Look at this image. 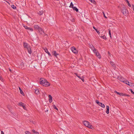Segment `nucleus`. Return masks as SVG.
<instances>
[{"label": "nucleus", "mask_w": 134, "mask_h": 134, "mask_svg": "<svg viewBox=\"0 0 134 134\" xmlns=\"http://www.w3.org/2000/svg\"><path fill=\"white\" fill-rule=\"evenodd\" d=\"M40 83L43 86L48 87L50 85V83L46 80L43 78H41L40 80Z\"/></svg>", "instance_id": "1"}, {"label": "nucleus", "mask_w": 134, "mask_h": 134, "mask_svg": "<svg viewBox=\"0 0 134 134\" xmlns=\"http://www.w3.org/2000/svg\"><path fill=\"white\" fill-rule=\"evenodd\" d=\"M121 11L125 15L128 14L129 13L128 11L124 5L122 6V9H121Z\"/></svg>", "instance_id": "2"}, {"label": "nucleus", "mask_w": 134, "mask_h": 134, "mask_svg": "<svg viewBox=\"0 0 134 134\" xmlns=\"http://www.w3.org/2000/svg\"><path fill=\"white\" fill-rule=\"evenodd\" d=\"M71 49L72 52L75 54H77L78 53L77 51L76 50V48L74 47H72L71 48Z\"/></svg>", "instance_id": "3"}, {"label": "nucleus", "mask_w": 134, "mask_h": 134, "mask_svg": "<svg viewBox=\"0 0 134 134\" xmlns=\"http://www.w3.org/2000/svg\"><path fill=\"white\" fill-rule=\"evenodd\" d=\"M38 32L40 34V35H42L43 33L44 34V32L43 30L42 29V28L40 27L39 28V29L38 30Z\"/></svg>", "instance_id": "4"}, {"label": "nucleus", "mask_w": 134, "mask_h": 134, "mask_svg": "<svg viewBox=\"0 0 134 134\" xmlns=\"http://www.w3.org/2000/svg\"><path fill=\"white\" fill-rule=\"evenodd\" d=\"M19 105L20 106H22L23 107V109L24 110H26V107L24 105V103H23L22 102H20L19 103Z\"/></svg>", "instance_id": "5"}, {"label": "nucleus", "mask_w": 134, "mask_h": 134, "mask_svg": "<svg viewBox=\"0 0 134 134\" xmlns=\"http://www.w3.org/2000/svg\"><path fill=\"white\" fill-rule=\"evenodd\" d=\"M23 43V46L24 48H27L29 47V46L27 43L25 42H24Z\"/></svg>", "instance_id": "6"}, {"label": "nucleus", "mask_w": 134, "mask_h": 134, "mask_svg": "<svg viewBox=\"0 0 134 134\" xmlns=\"http://www.w3.org/2000/svg\"><path fill=\"white\" fill-rule=\"evenodd\" d=\"M90 122L86 121H84L83 122V123L86 126L89 125V124Z\"/></svg>", "instance_id": "7"}, {"label": "nucleus", "mask_w": 134, "mask_h": 134, "mask_svg": "<svg viewBox=\"0 0 134 134\" xmlns=\"http://www.w3.org/2000/svg\"><path fill=\"white\" fill-rule=\"evenodd\" d=\"M114 93H117L120 96H124V93H120L116 91H114Z\"/></svg>", "instance_id": "8"}, {"label": "nucleus", "mask_w": 134, "mask_h": 134, "mask_svg": "<svg viewBox=\"0 0 134 134\" xmlns=\"http://www.w3.org/2000/svg\"><path fill=\"white\" fill-rule=\"evenodd\" d=\"M28 18H29V17L28 16H26L24 17L23 19L25 21L27 22L29 21V19H28Z\"/></svg>", "instance_id": "9"}, {"label": "nucleus", "mask_w": 134, "mask_h": 134, "mask_svg": "<svg viewBox=\"0 0 134 134\" xmlns=\"http://www.w3.org/2000/svg\"><path fill=\"white\" fill-rule=\"evenodd\" d=\"M118 79L119 80H120V81L123 82H124L125 81L124 80V79L121 77H120L119 76H118Z\"/></svg>", "instance_id": "10"}, {"label": "nucleus", "mask_w": 134, "mask_h": 134, "mask_svg": "<svg viewBox=\"0 0 134 134\" xmlns=\"http://www.w3.org/2000/svg\"><path fill=\"white\" fill-rule=\"evenodd\" d=\"M27 49L29 53L31 54V53L32 52L31 49L30 47V46H29V47L27 48Z\"/></svg>", "instance_id": "11"}, {"label": "nucleus", "mask_w": 134, "mask_h": 134, "mask_svg": "<svg viewBox=\"0 0 134 134\" xmlns=\"http://www.w3.org/2000/svg\"><path fill=\"white\" fill-rule=\"evenodd\" d=\"M53 55L57 58V55H59V54L56 53V52L55 51L52 52Z\"/></svg>", "instance_id": "12"}, {"label": "nucleus", "mask_w": 134, "mask_h": 134, "mask_svg": "<svg viewBox=\"0 0 134 134\" xmlns=\"http://www.w3.org/2000/svg\"><path fill=\"white\" fill-rule=\"evenodd\" d=\"M95 54L99 59H100L101 58V56L98 51H97V53H96Z\"/></svg>", "instance_id": "13"}, {"label": "nucleus", "mask_w": 134, "mask_h": 134, "mask_svg": "<svg viewBox=\"0 0 134 134\" xmlns=\"http://www.w3.org/2000/svg\"><path fill=\"white\" fill-rule=\"evenodd\" d=\"M24 25H23V26L25 27V28L26 29H29L31 31H33V29L32 28H30L29 27H28L27 26H24Z\"/></svg>", "instance_id": "14"}, {"label": "nucleus", "mask_w": 134, "mask_h": 134, "mask_svg": "<svg viewBox=\"0 0 134 134\" xmlns=\"http://www.w3.org/2000/svg\"><path fill=\"white\" fill-rule=\"evenodd\" d=\"M109 107L108 105H107L106 106V113L107 114H108L109 113Z\"/></svg>", "instance_id": "15"}, {"label": "nucleus", "mask_w": 134, "mask_h": 134, "mask_svg": "<svg viewBox=\"0 0 134 134\" xmlns=\"http://www.w3.org/2000/svg\"><path fill=\"white\" fill-rule=\"evenodd\" d=\"M49 97V102L50 103H51L52 101V96L49 94V95L48 96Z\"/></svg>", "instance_id": "16"}, {"label": "nucleus", "mask_w": 134, "mask_h": 134, "mask_svg": "<svg viewBox=\"0 0 134 134\" xmlns=\"http://www.w3.org/2000/svg\"><path fill=\"white\" fill-rule=\"evenodd\" d=\"M45 52L47 53L48 55H49L50 56H51V54L50 53H49L48 50L46 48H45V49H44Z\"/></svg>", "instance_id": "17"}, {"label": "nucleus", "mask_w": 134, "mask_h": 134, "mask_svg": "<svg viewBox=\"0 0 134 134\" xmlns=\"http://www.w3.org/2000/svg\"><path fill=\"white\" fill-rule=\"evenodd\" d=\"M32 134H39V133L35 130H32Z\"/></svg>", "instance_id": "18"}, {"label": "nucleus", "mask_w": 134, "mask_h": 134, "mask_svg": "<svg viewBox=\"0 0 134 134\" xmlns=\"http://www.w3.org/2000/svg\"><path fill=\"white\" fill-rule=\"evenodd\" d=\"M87 127H88L89 128L92 129L93 128V127L92 125L91 124L89 123V125H88Z\"/></svg>", "instance_id": "19"}, {"label": "nucleus", "mask_w": 134, "mask_h": 134, "mask_svg": "<svg viewBox=\"0 0 134 134\" xmlns=\"http://www.w3.org/2000/svg\"><path fill=\"white\" fill-rule=\"evenodd\" d=\"M72 8L76 12L79 11V9L75 7H74Z\"/></svg>", "instance_id": "20"}, {"label": "nucleus", "mask_w": 134, "mask_h": 134, "mask_svg": "<svg viewBox=\"0 0 134 134\" xmlns=\"http://www.w3.org/2000/svg\"><path fill=\"white\" fill-rule=\"evenodd\" d=\"M100 104H99L98 105L100 106L101 107L104 108L105 107V105H104V104H102V103L100 102Z\"/></svg>", "instance_id": "21"}, {"label": "nucleus", "mask_w": 134, "mask_h": 134, "mask_svg": "<svg viewBox=\"0 0 134 134\" xmlns=\"http://www.w3.org/2000/svg\"><path fill=\"white\" fill-rule=\"evenodd\" d=\"M19 89L20 91V93L22 95L24 96V92H23V91L21 90V88L19 87Z\"/></svg>", "instance_id": "22"}, {"label": "nucleus", "mask_w": 134, "mask_h": 134, "mask_svg": "<svg viewBox=\"0 0 134 134\" xmlns=\"http://www.w3.org/2000/svg\"><path fill=\"white\" fill-rule=\"evenodd\" d=\"M35 93L37 94H39L40 93L39 90L38 89L35 90Z\"/></svg>", "instance_id": "23"}, {"label": "nucleus", "mask_w": 134, "mask_h": 134, "mask_svg": "<svg viewBox=\"0 0 134 134\" xmlns=\"http://www.w3.org/2000/svg\"><path fill=\"white\" fill-rule=\"evenodd\" d=\"M34 27L35 29L37 30H38V29H39V28H40V27L38 25H34Z\"/></svg>", "instance_id": "24"}, {"label": "nucleus", "mask_w": 134, "mask_h": 134, "mask_svg": "<svg viewBox=\"0 0 134 134\" xmlns=\"http://www.w3.org/2000/svg\"><path fill=\"white\" fill-rule=\"evenodd\" d=\"M93 28L96 30V31L98 34H99L100 33L99 32L98 30L94 26L93 27Z\"/></svg>", "instance_id": "25"}, {"label": "nucleus", "mask_w": 134, "mask_h": 134, "mask_svg": "<svg viewBox=\"0 0 134 134\" xmlns=\"http://www.w3.org/2000/svg\"><path fill=\"white\" fill-rule=\"evenodd\" d=\"M21 68V69L23 68L24 66V64L23 62L21 63L20 64Z\"/></svg>", "instance_id": "26"}, {"label": "nucleus", "mask_w": 134, "mask_h": 134, "mask_svg": "<svg viewBox=\"0 0 134 134\" xmlns=\"http://www.w3.org/2000/svg\"><path fill=\"white\" fill-rule=\"evenodd\" d=\"M125 1L127 3L129 7H131V5L129 3V1H128V0H125Z\"/></svg>", "instance_id": "27"}, {"label": "nucleus", "mask_w": 134, "mask_h": 134, "mask_svg": "<svg viewBox=\"0 0 134 134\" xmlns=\"http://www.w3.org/2000/svg\"><path fill=\"white\" fill-rule=\"evenodd\" d=\"M43 11H39L38 12V14L40 15H42L43 13Z\"/></svg>", "instance_id": "28"}, {"label": "nucleus", "mask_w": 134, "mask_h": 134, "mask_svg": "<svg viewBox=\"0 0 134 134\" xmlns=\"http://www.w3.org/2000/svg\"><path fill=\"white\" fill-rule=\"evenodd\" d=\"M90 47L91 48L92 50H93V49L94 48V46L92 44L90 45Z\"/></svg>", "instance_id": "29"}, {"label": "nucleus", "mask_w": 134, "mask_h": 134, "mask_svg": "<svg viewBox=\"0 0 134 134\" xmlns=\"http://www.w3.org/2000/svg\"><path fill=\"white\" fill-rule=\"evenodd\" d=\"M74 7V5L72 2H71L70 5L69 6V7L73 8Z\"/></svg>", "instance_id": "30"}, {"label": "nucleus", "mask_w": 134, "mask_h": 134, "mask_svg": "<svg viewBox=\"0 0 134 134\" xmlns=\"http://www.w3.org/2000/svg\"><path fill=\"white\" fill-rule=\"evenodd\" d=\"M129 85L130 86L133 87H134V84L131 82H130Z\"/></svg>", "instance_id": "31"}, {"label": "nucleus", "mask_w": 134, "mask_h": 134, "mask_svg": "<svg viewBox=\"0 0 134 134\" xmlns=\"http://www.w3.org/2000/svg\"><path fill=\"white\" fill-rule=\"evenodd\" d=\"M108 30H109V35L110 36V38H111V32H110V30L109 29Z\"/></svg>", "instance_id": "32"}, {"label": "nucleus", "mask_w": 134, "mask_h": 134, "mask_svg": "<svg viewBox=\"0 0 134 134\" xmlns=\"http://www.w3.org/2000/svg\"><path fill=\"white\" fill-rule=\"evenodd\" d=\"M110 64L112 66H115V64L113 62H112V61H110Z\"/></svg>", "instance_id": "33"}, {"label": "nucleus", "mask_w": 134, "mask_h": 134, "mask_svg": "<svg viewBox=\"0 0 134 134\" xmlns=\"http://www.w3.org/2000/svg\"><path fill=\"white\" fill-rule=\"evenodd\" d=\"M12 8L14 9H16V7L14 5H12L11 6Z\"/></svg>", "instance_id": "34"}, {"label": "nucleus", "mask_w": 134, "mask_h": 134, "mask_svg": "<svg viewBox=\"0 0 134 134\" xmlns=\"http://www.w3.org/2000/svg\"><path fill=\"white\" fill-rule=\"evenodd\" d=\"M91 2L93 3L94 4H95L96 3V2L94 0H89Z\"/></svg>", "instance_id": "35"}, {"label": "nucleus", "mask_w": 134, "mask_h": 134, "mask_svg": "<svg viewBox=\"0 0 134 134\" xmlns=\"http://www.w3.org/2000/svg\"><path fill=\"white\" fill-rule=\"evenodd\" d=\"M124 83H125L126 84H127L128 85H129L130 82H129L128 81L126 80V81H125V82H124Z\"/></svg>", "instance_id": "36"}, {"label": "nucleus", "mask_w": 134, "mask_h": 134, "mask_svg": "<svg viewBox=\"0 0 134 134\" xmlns=\"http://www.w3.org/2000/svg\"><path fill=\"white\" fill-rule=\"evenodd\" d=\"M53 107L54 109L57 110H58V108L56 107V106L55 105H53Z\"/></svg>", "instance_id": "37"}, {"label": "nucleus", "mask_w": 134, "mask_h": 134, "mask_svg": "<svg viewBox=\"0 0 134 134\" xmlns=\"http://www.w3.org/2000/svg\"><path fill=\"white\" fill-rule=\"evenodd\" d=\"M93 50V52L95 53V54L96 53H97V51H97V49H95V48H94L93 50Z\"/></svg>", "instance_id": "38"}, {"label": "nucleus", "mask_w": 134, "mask_h": 134, "mask_svg": "<svg viewBox=\"0 0 134 134\" xmlns=\"http://www.w3.org/2000/svg\"><path fill=\"white\" fill-rule=\"evenodd\" d=\"M74 74L77 77H78L79 79H81V77L79 76V75L76 73L75 72Z\"/></svg>", "instance_id": "39"}, {"label": "nucleus", "mask_w": 134, "mask_h": 134, "mask_svg": "<svg viewBox=\"0 0 134 134\" xmlns=\"http://www.w3.org/2000/svg\"><path fill=\"white\" fill-rule=\"evenodd\" d=\"M101 37L103 38V39L104 40H106L107 39L105 35H104L103 36H101Z\"/></svg>", "instance_id": "40"}, {"label": "nucleus", "mask_w": 134, "mask_h": 134, "mask_svg": "<svg viewBox=\"0 0 134 134\" xmlns=\"http://www.w3.org/2000/svg\"><path fill=\"white\" fill-rule=\"evenodd\" d=\"M129 91L131 92V93H132V94H134V92L132 90V89H130Z\"/></svg>", "instance_id": "41"}, {"label": "nucleus", "mask_w": 134, "mask_h": 134, "mask_svg": "<svg viewBox=\"0 0 134 134\" xmlns=\"http://www.w3.org/2000/svg\"><path fill=\"white\" fill-rule=\"evenodd\" d=\"M84 77L82 76V77H81V78L80 79L81 80H82V81L84 82Z\"/></svg>", "instance_id": "42"}, {"label": "nucleus", "mask_w": 134, "mask_h": 134, "mask_svg": "<svg viewBox=\"0 0 134 134\" xmlns=\"http://www.w3.org/2000/svg\"><path fill=\"white\" fill-rule=\"evenodd\" d=\"M96 102L98 104L100 103V102H99L98 100H96Z\"/></svg>", "instance_id": "43"}, {"label": "nucleus", "mask_w": 134, "mask_h": 134, "mask_svg": "<svg viewBox=\"0 0 134 134\" xmlns=\"http://www.w3.org/2000/svg\"><path fill=\"white\" fill-rule=\"evenodd\" d=\"M124 96H127L128 97H130V96L129 94H124Z\"/></svg>", "instance_id": "44"}, {"label": "nucleus", "mask_w": 134, "mask_h": 134, "mask_svg": "<svg viewBox=\"0 0 134 134\" xmlns=\"http://www.w3.org/2000/svg\"><path fill=\"white\" fill-rule=\"evenodd\" d=\"M25 133L26 134H31L30 132L28 131H26Z\"/></svg>", "instance_id": "45"}, {"label": "nucleus", "mask_w": 134, "mask_h": 134, "mask_svg": "<svg viewBox=\"0 0 134 134\" xmlns=\"http://www.w3.org/2000/svg\"><path fill=\"white\" fill-rule=\"evenodd\" d=\"M0 80L1 81H2V80H3L2 78V77L1 76H0Z\"/></svg>", "instance_id": "46"}, {"label": "nucleus", "mask_w": 134, "mask_h": 134, "mask_svg": "<svg viewBox=\"0 0 134 134\" xmlns=\"http://www.w3.org/2000/svg\"><path fill=\"white\" fill-rule=\"evenodd\" d=\"M132 7L133 8V10L134 11V5H132Z\"/></svg>", "instance_id": "47"}, {"label": "nucleus", "mask_w": 134, "mask_h": 134, "mask_svg": "<svg viewBox=\"0 0 134 134\" xmlns=\"http://www.w3.org/2000/svg\"><path fill=\"white\" fill-rule=\"evenodd\" d=\"M7 108L9 110H10V106H9L7 107Z\"/></svg>", "instance_id": "48"}, {"label": "nucleus", "mask_w": 134, "mask_h": 134, "mask_svg": "<svg viewBox=\"0 0 134 134\" xmlns=\"http://www.w3.org/2000/svg\"><path fill=\"white\" fill-rule=\"evenodd\" d=\"M1 134H4V132L2 131H1Z\"/></svg>", "instance_id": "49"}, {"label": "nucleus", "mask_w": 134, "mask_h": 134, "mask_svg": "<svg viewBox=\"0 0 134 134\" xmlns=\"http://www.w3.org/2000/svg\"><path fill=\"white\" fill-rule=\"evenodd\" d=\"M103 13V15H104V16L105 18H107V17H106L105 16V14L104 13V12Z\"/></svg>", "instance_id": "50"}, {"label": "nucleus", "mask_w": 134, "mask_h": 134, "mask_svg": "<svg viewBox=\"0 0 134 134\" xmlns=\"http://www.w3.org/2000/svg\"><path fill=\"white\" fill-rule=\"evenodd\" d=\"M9 71H10V72H12V70H11L9 68Z\"/></svg>", "instance_id": "51"}, {"label": "nucleus", "mask_w": 134, "mask_h": 134, "mask_svg": "<svg viewBox=\"0 0 134 134\" xmlns=\"http://www.w3.org/2000/svg\"><path fill=\"white\" fill-rule=\"evenodd\" d=\"M108 54H109L110 55V53L109 52V51H108Z\"/></svg>", "instance_id": "52"}, {"label": "nucleus", "mask_w": 134, "mask_h": 134, "mask_svg": "<svg viewBox=\"0 0 134 134\" xmlns=\"http://www.w3.org/2000/svg\"><path fill=\"white\" fill-rule=\"evenodd\" d=\"M6 2H7V3L9 4V5H10V3L9 2H7V1H6Z\"/></svg>", "instance_id": "53"}, {"label": "nucleus", "mask_w": 134, "mask_h": 134, "mask_svg": "<svg viewBox=\"0 0 134 134\" xmlns=\"http://www.w3.org/2000/svg\"><path fill=\"white\" fill-rule=\"evenodd\" d=\"M6 2H7V3L9 4V5H10V3L9 2H7V1H6Z\"/></svg>", "instance_id": "54"}, {"label": "nucleus", "mask_w": 134, "mask_h": 134, "mask_svg": "<svg viewBox=\"0 0 134 134\" xmlns=\"http://www.w3.org/2000/svg\"><path fill=\"white\" fill-rule=\"evenodd\" d=\"M6 1H3L4 2H3V3H5V2H6Z\"/></svg>", "instance_id": "55"}, {"label": "nucleus", "mask_w": 134, "mask_h": 134, "mask_svg": "<svg viewBox=\"0 0 134 134\" xmlns=\"http://www.w3.org/2000/svg\"><path fill=\"white\" fill-rule=\"evenodd\" d=\"M48 111V110H46V111H45V112H47Z\"/></svg>", "instance_id": "56"}]
</instances>
